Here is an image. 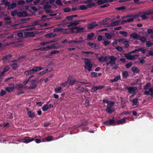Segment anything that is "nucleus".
<instances>
[{"label": "nucleus", "instance_id": "obj_13", "mask_svg": "<svg viewBox=\"0 0 153 153\" xmlns=\"http://www.w3.org/2000/svg\"><path fill=\"white\" fill-rule=\"evenodd\" d=\"M35 72L34 69V68H33L31 70H27L25 71L24 73V74L25 75L27 76L32 74Z\"/></svg>", "mask_w": 153, "mask_h": 153}, {"label": "nucleus", "instance_id": "obj_56", "mask_svg": "<svg viewBox=\"0 0 153 153\" xmlns=\"http://www.w3.org/2000/svg\"><path fill=\"white\" fill-rule=\"evenodd\" d=\"M80 8L82 10H85L87 9V7L85 5H82L80 6Z\"/></svg>", "mask_w": 153, "mask_h": 153}, {"label": "nucleus", "instance_id": "obj_7", "mask_svg": "<svg viewBox=\"0 0 153 153\" xmlns=\"http://www.w3.org/2000/svg\"><path fill=\"white\" fill-rule=\"evenodd\" d=\"M34 140L35 139L33 138H31L30 137H26L23 140V141L22 142L26 143H27L32 141H34Z\"/></svg>", "mask_w": 153, "mask_h": 153}, {"label": "nucleus", "instance_id": "obj_6", "mask_svg": "<svg viewBox=\"0 0 153 153\" xmlns=\"http://www.w3.org/2000/svg\"><path fill=\"white\" fill-rule=\"evenodd\" d=\"M124 56L128 60H132L133 59H135L137 56V55H134L132 56L131 53L129 52L128 53H126L124 54Z\"/></svg>", "mask_w": 153, "mask_h": 153}, {"label": "nucleus", "instance_id": "obj_45", "mask_svg": "<svg viewBox=\"0 0 153 153\" xmlns=\"http://www.w3.org/2000/svg\"><path fill=\"white\" fill-rule=\"evenodd\" d=\"M34 68L35 70V71L36 72L37 71H39L42 70L43 69V68L41 67H34Z\"/></svg>", "mask_w": 153, "mask_h": 153}, {"label": "nucleus", "instance_id": "obj_47", "mask_svg": "<svg viewBox=\"0 0 153 153\" xmlns=\"http://www.w3.org/2000/svg\"><path fill=\"white\" fill-rule=\"evenodd\" d=\"M48 109V106L47 104L45 105L42 108V110L44 111H47Z\"/></svg>", "mask_w": 153, "mask_h": 153}, {"label": "nucleus", "instance_id": "obj_39", "mask_svg": "<svg viewBox=\"0 0 153 153\" xmlns=\"http://www.w3.org/2000/svg\"><path fill=\"white\" fill-rule=\"evenodd\" d=\"M13 89L14 88L12 87H7L5 88V90L9 92H12Z\"/></svg>", "mask_w": 153, "mask_h": 153}, {"label": "nucleus", "instance_id": "obj_52", "mask_svg": "<svg viewBox=\"0 0 153 153\" xmlns=\"http://www.w3.org/2000/svg\"><path fill=\"white\" fill-rule=\"evenodd\" d=\"M46 141H51L53 139V137L52 136H49L45 138Z\"/></svg>", "mask_w": 153, "mask_h": 153}, {"label": "nucleus", "instance_id": "obj_29", "mask_svg": "<svg viewBox=\"0 0 153 153\" xmlns=\"http://www.w3.org/2000/svg\"><path fill=\"white\" fill-rule=\"evenodd\" d=\"M62 88L61 87H59L58 88H55L54 89V91L56 93H61V90L62 89Z\"/></svg>", "mask_w": 153, "mask_h": 153}, {"label": "nucleus", "instance_id": "obj_36", "mask_svg": "<svg viewBox=\"0 0 153 153\" xmlns=\"http://www.w3.org/2000/svg\"><path fill=\"white\" fill-rule=\"evenodd\" d=\"M51 46L48 45L46 47H43L42 49V51H48L51 49Z\"/></svg>", "mask_w": 153, "mask_h": 153}, {"label": "nucleus", "instance_id": "obj_9", "mask_svg": "<svg viewBox=\"0 0 153 153\" xmlns=\"http://www.w3.org/2000/svg\"><path fill=\"white\" fill-rule=\"evenodd\" d=\"M104 86L103 85H100L98 86H94L92 87L91 90L92 92H94L99 89H102L104 88Z\"/></svg>", "mask_w": 153, "mask_h": 153}, {"label": "nucleus", "instance_id": "obj_59", "mask_svg": "<svg viewBox=\"0 0 153 153\" xmlns=\"http://www.w3.org/2000/svg\"><path fill=\"white\" fill-rule=\"evenodd\" d=\"M85 104L86 107H88L89 105V101L88 99L86 100Z\"/></svg>", "mask_w": 153, "mask_h": 153}, {"label": "nucleus", "instance_id": "obj_30", "mask_svg": "<svg viewBox=\"0 0 153 153\" xmlns=\"http://www.w3.org/2000/svg\"><path fill=\"white\" fill-rule=\"evenodd\" d=\"M11 66L12 67L13 69L14 70H16L18 68V65L16 63H13L11 65Z\"/></svg>", "mask_w": 153, "mask_h": 153}, {"label": "nucleus", "instance_id": "obj_50", "mask_svg": "<svg viewBox=\"0 0 153 153\" xmlns=\"http://www.w3.org/2000/svg\"><path fill=\"white\" fill-rule=\"evenodd\" d=\"M123 44L125 45V47L127 48L128 47L129 44V42L126 40H125L123 42Z\"/></svg>", "mask_w": 153, "mask_h": 153}, {"label": "nucleus", "instance_id": "obj_4", "mask_svg": "<svg viewBox=\"0 0 153 153\" xmlns=\"http://www.w3.org/2000/svg\"><path fill=\"white\" fill-rule=\"evenodd\" d=\"M104 124L106 126H110L111 125H115V122L114 119H111L109 121L106 120L103 122Z\"/></svg>", "mask_w": 153, "mask_h": 153}, {"label": "nucleus", "instance_id": "obj_54", "mask_svg": "<svg viewBox=\"0 0 153 153\" xmlns=\"http://www.w3.org/2000/svg\"><path fill=\"white\" fill-rule=\"evenodd\" d=\"M55 3L56 4L59 6H62L63 5V4L61 2L60 0H57Z\"/></svg>", "mask_w": 153, "mask_h": 153}, {"label": "nucleus", "instance_id": "obj_24", "mask_svg": "<svg viewBox=\"0 0 153 153\" xmlns=\"http://www.w3.org/2000/svg\"><path fill=\"white\" fill-rule=\"evenodd\" d=\"M16 7V3H13L10 4V8H7V9L10 10L13 9Z\"/></svg>", "mask_w": 153, "mask_h": 153}, {"label": "nucleus", "instance_id": "obj_27", "mask_svg": "<svg viewBox=\"0 0 153 153\" xmlns=\"http://www.w3.org/2000/svg\"><path fill=\"white\" fill-rule=\"evenodd\" d=\"M97 3L99 5H101L105 3H108V0H100L97 1Z\"/></svg>", "mask_w": 153, "mask_h": 153}, {"label": "nucleus", "instance_id": "obj_20", "mask_svg": "<svg viewBox=\"0 0 153 153\" xmlns=\"http://www.w3.org/2000/svg\"><path fill=\"white\" fill-rule=\"evenodd\" d=\"M121 77L120 75H118L115 77L113 79H111V81L112 82L117 81L118 80L120 79Z\"/></svg>", "mask_w": 153, "mask_h": 153}, {"label": "nucleus", "instance_id": "obj_1", "mask_svg": "<svg viewBox=\"0 0 153 153\" xmlns=\"http://www.w3.org/2000/svg\"><path fill=\"white\" fill-rule=\"evenodd\" d=\"M86 60L87 61L84 62L85 64L84 67V68L85 69L88 70L89 72H90L92 70V69L93 65L91 63V61L90 59H86Z\"/></svg>", "mask_w": 153, "mask_h": 153}, {"label": "nucleus", "instance_id": "obj_14", "mask_svg": "<svg viewBox=\"0 0 153 153\" xmlns=\"http://www.w3.org/2000/svg\"><path fill=\"white\" fill-rule=\"evenodd\" d=\"M97 59L100 62H106L107 61L108 57L107 56H106L105 57H104L102 56L100 57H98Z\"/></svg>", "mask_w": 153, "mask_h": 153}, {"label": "nucleus", "instance_id": "obj_5", "mask_svg": "<svg viewBox=\"0 0 153 153\" xmlns=\"http://www.w3.org/2000/svg\"><path fill=\"white\" fill-rule=\"evenodd\" d=\"M108 59H110V65L113 67L116 64L117 58L114 56H108Z\"/></svg>", "mask_w": 153, "mask_h": 153}, {"label": "nucleus", "instance_id": "obj_18", "mask_svg": "<svg viewBox=\"0 0 153 153\" xmlns=\"http://www.w3.org/2000/svg\"><path fill=\"white\" fill-rule=\"evenodd\" d=\"M76 29H77V31L78 33L82 32L84 30V27H81L80 26L76 27Z\"/></svg>", "mask_w": 153, "mask_h": 153}, {"label": "nucleus", "instance_id": "obj_44", "mask_svg": "<svg viewBox=\"0 0 153 153\" xmlns=\"http://www.w3.org/2000/svg\"><path fill=\"white\" fill-rule=\"evenodd\" d=\"M48 71V69H46V70H45L42 71L41 72L39 73L38 74H39V75H40L42 76V75L43 74H46L47 73Z\"/></svg>", "mask_w": 153, "mask_h": 153}, {"label": "nucleus", "instance_id": "obj_46", "mask_svg": "<svg viewBox=\"0 0 153 153\" xmlns=\"http://www.w3.org/2000/svg\"><path fill=\"white\" fill-rule=\"evenodd\" d=\"M105 36L108 39H111L112 38V36L108 33H105Z\"/></svg>", "mask_w": 153, "mask_h": 153}, {"label": "nucleus", "instance_id": "obj_8", "mask_svg": "<svg viewBox=\"0 0 153 153\" xmlns=\"http://www.w3.org/2000/svg\"><path fill=\"white\" fill-rule=\"evenodd\" d=\"M98 26V24H95V22H92L88 25L87 28L88 29L91 30L93 29L95 27Z\"/></svg>", "mask_w": 153, "mask_h": 153}, {"label": "nucleus", "instance_id": "obj_17", "mask_svg": "<svg viewBox=\"0 0 153 153\" xmlns=\"http://www.w3.org/2000/svg\"><path fill=\"white\" fill-rule=\"evenodd\" d=\"M79 21H74L73 22H71L69 25H68V27H73L76 26L79 23Z\"/></svg>", "mask_w": 153, "mask_h": 153}, {"label": "nucleus", "instance_id": "obj_34", "mask_svg": "<svg viewBox=\"0 0 153 153\" xmlns=\"http://www.w3.org/2000/svg\"><path fill=\"white\" fill-rule=\"evenodd\" d=\"M88 124V122L87 121H85L82 122L81 124L79 125V126H87Z\"/></svg>", "mask_w": 153, "mask_h": 153}, {"label": "nucleus", "instance_id": "obj_62", "mask_svg": "<svg viewBox=\"0 0 153 153\" xmlns=\"http://www.w3.org/2000/svg\"><path fill=\"white\" fill-rule=\"evenodd\" d=\"M71 9L69 7L65 8L64 9V11L65 12H68L71 11Z\"/></svg>", "mask_w": 153, "mask_h": 153}, {"label": "nucleus", "instance_id": "obj_28", "mask_svg": "<svg viewBox=\"0 0 153 153\" xmlns=\"http://www.w3.org/2000/svg\"><path fill=\"white\" fill-rule=\"evenodd\" d=\"M152 12H149L148 13H147L145 14H143L141 16V17L142 18V19H147V17L146 16V15H149V14H152Z\"/></svg>", "mask_w": 153, "mask_h": 153}, {"label": "nucleus", "instance_id": "obj_11", "mask_svg": "<svg viewBox=\"0 0 153 153\" xmlns=\"http://www.w3.org/2000/svg\"><path fill=\"white\" fill-rule=\"evenodd\" d=\"M130 36L133 39H139L140 37V36L135 32L131 33Z\"/></svg>", "mask_w": 153, "mask_h": 153}, {"label": "nucleus", "instance_id": "obj_57", "mask_svg": "<svg viewBox=\"0 0 153 153\" xmlns=\"http://www.w3.org/2000/svg\"><path fill=\"white\" fill-rule=\"evenodd\" d=\"M115 48L116 50L119 51H122L123 50V48L122 47L119 46H116L115 47Z\"/></svg>", "mask_w": 153, "mask_h": 153}, {"label": "nucleus", "instance_id": "obj_63", "mask_svg": "<svg viewBox=\"0 0 153 153\" xmlns=\"http://www.w3.org/2000/svg\"><path fill=\"white\" fill-rule=\"evenodd\" d=\"M147 33L149 34H152L153 33V30L151 29H147Z\"/></svg>", "mask_w": 153, "mask_h": 153}, {"label": "nucleus", "instance_id": "obj_41", "mask_svg": "<svg viewBox=\"0 0 153 153\" xmlns=\"http://www.w3.org/2000/svg\"><path fill=\"white\" fill-rule=\"evenodd\" d=\"M68 81H65L64 83H62L60 84V85L61 86H62L63 87H65L66 86H69V85H68Z\"/></svg>", "mask_w": 153, "mask_h": 153}, {"label": "nucleus", "instance_id": "obj_21", "mask_svg": "<svg viewBox=\"0 0 153 153\" xmlns=\"http://www.w3.org/2000/svg\"><path fill=\"white\" fill-rule=\"evenodd\" d=\"M122 76L124 78H126L129 76V74L127 71H123L122 73Z\"/></svg>", "mask_w": 153, "mask_h": 153}, {"label": "nucleus", "instance_id": "obj_48", "mask_svg": "<svg viewBox=\"0 0 153 153\" xmlns=\"http://www.w3.org/2000/svg\"><path fill=\"white\" fill-rule=\"evenodd\" d=\"M91 76L92 77H96L97 76V73L96 72H92L91 74Z\"/></svg>", "mask_w": 153, "mask_h": 153}, {"label": "nucleus", "instance_id": "obj_12", "mask_svg": "<svg viewBox=\"0 0 153 153\" xmlns=\"http://www.w3.org/2000/svg\"><path fill=\"white\" fill-rule=\"evenodd\" d=\"M127 119L126 117H124L123 118L120 119L115 122V125H119L120 124H123L126 122V120Z\"/></svg>", "mask_w": 153, "mask_h": 153}, {"label": "nucleus", "instance_id": "obj_19", "mask_svg": "<svg viewBox=\"0 0 153 153\" xmlns=\"http://www.w3.org/2000/svg\"><path fill=\"white\" fill-rule=\"evenodd\" d=\"M131 71L134 73L137 74L139 72V70L136 67H133L131 68Z\"/></svg>", "mask_w": 153, "mask_h": 153}, {"label": "nucleus", "instance_id": "obj_51", "mask_svg": "<svg viewBox=\"0 0 153 153\" xmlns=\"http://www.w3.org/2000/svg\"><path fill=\"white\" fill-rule=\"evenodd\" d=\"M17 12L16 10L12 11L11 12V15L12 16H14L16 14L17 15Z\"/></svg>", "mask_w": 153, "mask_h": 153}, {"label": "nucleus", "instance_id": "obj_33", "mask_svg": "<svg viewBox=\"0 0 153 153\" xmlns=\"http://www.w3.org/2000/svg\"><path fill=\"white\" fill-rule=\"evenodd\" d=\"M94 34L93 33H91L90 34H88L87 35V38L89 40H91L92 37L94 36Z\"/></svg>", "mask_w": 153, "mask_h": 153}, {"label": "nucleus", "instance_id": "obj_31", "mask_svg": "<svg viewBox=\"0 0 153 153\" xmlns=\"http://www.w3.org/2000/svg\"><path fill=\"white\" fill-rule=\"evenodd\" d=\"M87 44L90 46L92 48H95L97 46L96 44L95 43L88 42Z\"/></svg>", "mask_w": 153, "mask_h": 153}, {"label": "nucleus", "instance_id": "obj_42", "mask_svg": "<svg viewBox=\"0 0 153 153\" xmlns=\"http://www.w3.org/2000/svg\"><path fill=\"white\" fill-rule=\"evenodd\" d=\"M153 45V44L150 41H148L146 42V46L149 47H151Z\"/></svg>", "mask_w": 153, "mask_h": 153}, {"label": "nucleus", "instance_id": "obj_43", "mask_svg": "<svg viewBox=\"0 0 153 153\" xmlns=\"http://www.w3.org/2000/svg\"><path fill=\"white\" fill-rule=\"evenodd\" d=\"M78 90L79 91L81 92H85L88 91L87 89H85L82 87Z\"/></svg>", "mask_w": 153, "mask_h": 153}, {"label": "nucleus", "instance_id": "obj_38", "mask_svg": "<svg viewBox=\"0 0 153 153\" xmlns=\"http://www.w3.org/2000/svg\"><path fill=\"white\" fill-rule=\"evenodd\" d=\"M52 42H53V41H48L47 42H41L40 44V45H45L47 44H50Z\"/></svg>", "mask_w": 153, "mask_h": 153}, {"label": "nucleus", "instance_id": "obj_2", "mask_svg": "<svg viewBox=\"0 0 153 153\" xmlns=\"http://www.w3.org/2000/svg\"><path fill=\"white\" fill-rule=\"evenodd\" d=\"M37 79H35L34 80H31L29 81L30 86L28 88L29 89H33L37 87Z\"/></svg>", "mask_w": 153, "mask_h": 153}, {"label": "nucleus", "instance_id": "obj_60", "mask_svg": "<svg viewBox=\"0 0 153 153\" xmlns=\"http://www.w3.org/2000/svg\"><path fill=\"white\" fill-rule=\"evenodd\" d=\"M125 40H126V38H123L117 40V41L119 42H123Z\"/></svg>", "mask_w": 153, "mask_h": 153}, {"label": "nucleus", "instance_id": "obj_26", "mask_svg": "<svg viewBox=\"0 0 153 153\" xmlns=\"http://www.w3.org/2000/svg\"><path fill=\"white\" fill-rule=\"evenodd\" d=\"M120 22V21H117L113 22H112L111 24V25L110 26H115L119 24Z\"/></svg>", "mask_w": 153, "mask_h": 153}, {"label": "nucleus", "instance_id": "obj_25", "mask_svg": "<svg viewBox=\"0 0 153 153\" xmlns=\"http://www.w3.org/2000/svg\"><path fill=\"white\" fill-rule=\"evenodd\" d=\"M78 38H76L75 40H72V43H81L82 42H84V41L83 40H78L77 41V40Z\"/></svg>", "mask_w": 153, "mask_h": 153}, {"label": "nucleus", "instance_id": "obj_10", "mask_svg": "<svg viewBox=\"0 0 153 153\" xmlns=\"http://www.w3.org/2000/svg\"><path fill=\"white\" fill-rule=\"evenodd\" d=\"M68 84L71 85H74L76 82V81L75 79H73L71 77H69L68 78Z\"/></svg>", "mask_w": 153, "mask_h": 153}, {"label": "nucleus", "instance_id": "obj_61", "mask_svg": "<svg viewBox=\"0 0 153 153\" xmlns=\"http://www.w3.org/2000/svg\"><path fill=\"white\" fill-rule=\"evenodd\" d=\"M25 2L24 1L20 0L18 2V4L19 5H23L25 3Z\"/></svg>", "mask_w": 153, "mask_h": 153}, {"label": "nucleus", "instance_id": "obj_49", "mask_svg": "<svg viewBox=\"0 0 153 153\" xmlns=\"http://www.w3.org/2000/svg\"><path fill=\"white\" fill-rule=\"evenodd\" d=\"M115 102L114 101H110L108 102V103L107 106L112 107L113 105L114 104Z\"/></svg>", "mask_w": 153, "mask_h": 153}, {"label": "nucleus", "instance_id": "obj_35", "mask_svg": "<svg viewBox=\"0 0 153 153\" xmlns=\"http://www.w3.org/2000/svg\"><path fill=\"white\" fill-rule=\"evenodd\" d=\"M139 39L142 43H144L146 40V38L144 36H143L142 37L140 36V37Z\"/></svg>", "mask_w": 153, "mask_h": 153}, {"label": "nucleus", "instance_id": "obj_37", "mask_svg": "<svg viewBox=\"0 0 153 153\" xmlns=\"http://www.w3.org/2000/svg\"><path fill=\"white\" fill-rule=\"evenodd\" d=\"M119 33L120 34H122L125 37H126L128 36L127 32L125 31H120L119 32Z\"/></svg>", "mask_w": 153, "mask_h": 153}, {"label": "nucleus", "instance_id": "obj_15", "mask_svg": "<svg viewBox=\"0 0 153 153\" xmlns=\"http://www.w3.org/2000/svg\"><path fill=\"white\" fill-rule=\"evenodd\" d=\"M28 116L30 118H33L35 116V113L29 110L28 108H27Z\"/></svg>", "mask_w": 153, "mask_h": 153}, {"label": "nucleus", "instance_id": "obj_58", "mask_svg": "<svg viewBox=\"0 0 153 153\" xmlns=\"http://www.w3.org/2000/svg\"><path fill=\"white\" fill-rule=\"evenodd\" d=\"M6 94V91L4 90H1L0 93V95L1 97H3Z\"/></svg>", "mask_w": 153, "mask_h": 153}, {"label": "nucleus", "instance_id": "obj_40", "mask_svg": "<svg viewBox=\"0 0 153 153\" xmlns=\"http://www.w3.org/2000/svg\"><path fill=\"white\" fill-rule=\"evenodd\" d=\"M63 30V29L61 28H56L53 29V31L55 32H58L62 31Z\"/></svg>", "mask_w": 153, "mask_h": 153}, {"label": "nucleus", "instance_id": "obj_32", "mask_svg": "<svg viewBox=\"0 0 153 153\" xmlns=\"http://www.w3.org/2000/svg\"><path fill=\"white\" fill-rule=\"evenodd\" d=\"M126 7L125 6H122L120 7H117L115 8V9L118 10H125Z\"/></svg>", "mask_w": 153, "mask_h": 153}, {"label": "nucleus", "instance_id": "obj_23", "mask_svg": "<svg viewBox=\"0 0 153 153\" xmlns=\"http://www.w3.org/2000/svg\"><path fill=\"white\" fill-rule=\"evenodd\" d=\"M76 27H74L69 28L68 30H70L72 33H77L78 32L77 31V29H76Z\"/></svg>", "mask_w": 153, "mask_h": 153}, {"label": "nucleus", "instance_id": "obj_22", "mask_svg": "<svg viewBox=\"0 0 153 153\" xmlns=\"http://www.w3.org/2000/svg\"><path fill=\"white\" fill-rule=\"evenodd\" d=\"M12 57V55L10 54H8L6 55L5 56L3 57L2 58V60H6L8 59H10V58Z\"/></svg>", "mask_w": 153, "mask_h": 153}, {"label": "nucleus", "instance_id": "obj_64", "mask_svg": "<svg viewBox=\"0 0 153 153\" xmlns=\"http://www.w3.org/2000/svg\"><path fill=\"white\" fill-rule=\"evenodd\" d=\"M110 42L108 41L107 40H105L103 42V44H104V46H105L108 45L110 44Z\"/></svg>", "mask_w": 153, "mask_h": 153}, {"label": "nucleus", "instance_id": "obj_3", "mask_svg": "<svg viewBox=\"0 0 153 153\" xmlns=\"http://www.w3.org/2000/svg\"><path fill=\"white\" fill-rule=\"evenodd\" d=\"M126 89L127 90L129 94H133L132 96H133L134 94H136L135 91L137 90V88L136 87H126Z\"/></svg>", "mask_w": 153, "mask_h": 153}, {"label": "nucleus", "instance_id": "obj_16", "mask_svg": "<svg viewBox=\"0 0 153 153\" xmlns=\"http://www.w3.org/2000/svg\"><path fill=\"white\" fill-rule=\"evenodd\" d=\"M106 111L109 114H111L114 111V109L112 107L108 106L106 109Z\"/></svg>", "mask_w": 153, "mask_h": 153}, {"label": "nucleus", "instance_id": "obj_53", "mask_svg": "<svg viewBox=\"0 0 153 153\" xmlns=\"http://www.w3.org/2000/svg\"><path fill=\"white\" fill-rule=\"evenodd\" d=\"M151 84L150 83H147L144 86V89L145 90L147 89L150 86Z\"/></svg>", "mask_w": 153, "mask_h": 153}, {"label": "nucleus", "instance_id": "obj_55", "mask_svg": "<svg viewBox=\"0 0 153 153\" xmlns=\"http://www.w3.org/2000/svg\"><path fill=\"white\" fill-rule=\"evenodd\" d=\"M138 102V99L137 98L133 99L132 101V102L134 105H136Z\"/></svg>", "mask_w": 153, "mask_h": 153}]
</instances>
